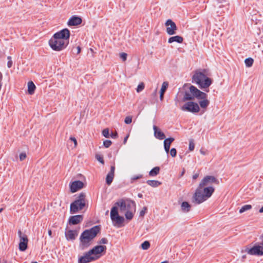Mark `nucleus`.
<instances>
[{"mask_svg": "<svg viewBox=\"0 0 263 263\" xmlns=\"http://www.w3.org/2000/svg\"><path fill=\"white\" fill-rule=\"evenodd\" d=\"M153 129L154 130V136L156 138L160 140H162L165 138L164 134L162 132L157 126L154 125Z\"/></svg>", "mask_w": 263, "mask_h": 263, "instance_id": "nucleus-21", "label": "nucleus"}, {"mask_svg": "<svg viewBox=\"0 0 263 263\" xmlns=\"http://www.w3.org/2000/svg\"><path fill=\"white\" fill-rule=\"evenodd\" d=\"M85 197L84 193H81L78 196L77 199L71 203L70 211L71 213H77L82 210L85 206Z\"/></svg>", "mask_w": 263, "mask_h": 263, "instance_id": "nucleus-5", "label": "nucleus"}, {"mask_svg": "<svg viewBox=\"0 0 263 263\" xmlns=\"http://www.w3.org/2000/svg\"><path fill=\"white\" fill-rule=\"evenodd\" d=\"M124 122L126 124H129L132 122V118L130 116H127L125 118Z\"/></svg>", "mask_w": 263, "mask_h": 263, "instance_id": "nucleus-40", "label": "nucleus"}, {"mask_svg": "<svg viewBox=\"0 0 263 263\" xmlns=\"http://www.w3.org/2000/svg\"><path fill=\"white\" fill-rule=\"evenodd\" d=\"M77 53L78 54L80 53L81 52V47L80 46H78L77 47Z\"/></svg>", "mask_w": 263, "mask_h": 263, "instance_id": "nucleus-53", "label": "nucleus"}, {"mask_svg": "<svg viewBox=\"0 0 263 263\" xmlns=\"http://www.w3.org/2000/svg\"><path fill=\"white\" fill-rule=\"evenodd\" d=\"M7 59L8 61H12V58H11V57H10V56H8L7 57Z\"/></svg>", "mask_w": 263, "mask_h": 263, "instance_id": "nucleus-57", "label": "nucleus"}, {"mask_svg": "<svg viewBox=\"0 0 263 263\" xmlns=\"http://www.w3.org/2000/svg\"><path fill=\"white\" fill-rule=\"evenodd\" d=\"M146 183L152 187H158L161 184V182L157 180H148L146 181Z\"/></svg>", "mask_w": 263, "mask_h": 263, "instance_id": "nucleus-27", "label": "nucleus"}, {"mask_svg": "<svg viewBox=\"0 0 263 263\" xmlns=\"http://www.w3.org/2000/svg\"><path fill=\"white\" fill-rule=\"evenodd\" d=\"M84 183L80 180L74 181L72 182L70 185V191L72 193H75L79 190H80L83 187Z\"/></svg>", "mask_w": 263, "mask_h": 263, "instance_id": "nucleus-17", "label": "nucleus"}, {"mask_svg": "<svg viewBox=\"0 0 263 263\" xmlns=\"http://www.w3.org/2000/svg\"><path fill=\"white\" fill-rule=\"evenodd\" d=\"M218 180L213 176H206L203 178L198 186H212L213 184H218Z\"/></svg>", "mask_w": 263, "mask_h": 263, "instance_id": "nucleus-10", "label": "nucleus"}, {"mask_svg": "<svg viewBox=\"0 0 263 263\" xmlns=\"http://www.w3.org/2000/svg\"><path fill=\"white\" fill-rule=\"evenodd\" d=\"M82 18L79 16H73L68 22V25L70 26H77L81 24Z\"/></svg>", "mask_w": 263, "mask_h": 263, "instance_id": "nucleus-19", "label": "nucleus"}, {"mask_svg": "<svg viewBox=\"0 0 263 263\" xmlns=\"http://www.w3.org/2000/svg\"><path fill=\"white\" fill-rule=\"evenodd\" d=\"M48 234L50 237H52V231L51 230H48Z\"/></svg>", "mask_w": 263, "mask_h": 263, "instance_id": "nucleus-55", "label": "nucleus"}, {"mask_svg": "<svg viewBox=\"0 0 263 263\" xmlns=\"http://www.w3.org/2000/svg\"><path fill=\"white\" fill-rule=\"evenodd\" d=\"M165 25L167 26L166 32L168 35H173L176 34L177 27L176 24L171 19L167 20Z\"/></svg>", "mask_w": 263, "mask_h": 263, "instance_id": "nucleus-12", "label": "nucleus"}, {"mask_svg": "<svg viewBox=\"0 0 263 263\" xmlns=\"http://www.w3.org/2000/svg\"><path fill=\"white\" fill-rule=\"evenodd\" d=\"M111 143L112 142L110 140H106L103 142V145L106 148H108L111 145Z\"/></svg>", "mask_w": 263, "mask_h": 263, "instance_id": "nucleus-38", "label": "nucleus"}, {"mask_svg": "<svg viewBox=\"0 0 263 263\" xmlns=\"http://www.w3.org/2000/svg\"><path fill=\"white\" fill-rule=\"evenodd\" d=\"M83 217L81 215H77L70 216L69 218V223L70 224L76 225L82 221Z\"/></svg>", "mask_w": 263, "mask_h": 263, "instance_id": "nucleus-18", "label": "nucleus"}, {"mask_svg": "<svg viewBox=\"0 0 263 263\" xmlns=\"http://www.w3.org/2000/svg\"><path fill=\"white\" fill-rule=\"evenodd\" d=\"M142 177V175H135L132 177V180H136L139 179L140 178H141Z\"/></svg>", "mask_w": 263, "mask_h": 263, "instance_id": "nucleus-48", "label": "nucleus"}, {"mask_svg": "<svg viewBox=\"0 0 263 263\" xmlns=\"http://www.w3.org/2000/svg\"><path fill=\"white\" fill-rule=\"evenodd\" d=\"M183 39L182 36L177 35L170 37L168 40L169 43H172L174 42H176L178 43H182L183 42Z\"/></svg>", "mask_w": 263, "mask_h": 263, "instance_id": "nucleus-22", "label": "nucleus"}, {"mask_svg": "<svg viewBox=\"0 0 263 263\" xmlns=\"http://www.w3.org/2000/svg\"><path fill=\"white\" fill-rule=\"evenodd\" d=\"M183 111H187L192 113H197L200 110V107L198 103L189 101L185 103L181 108Z\"/></svg>", "mask_w": 263, "mask_h": 263, "instance_id": "nucleus-9", "label": "nucleus"}, {"mask_svg": "<svg viewBox=\"0 0 263 263\" xmlns=\"http://www.w3.org/2000/svg\"><path fill=\"white\" fill-rule=\"evenodd\" d=\"M138 196L139 198H142V195L141 194L139 193V194H138Z\"/></svg>", "mask_w": 263, "mask_h": 263, "instance_id": "nucleus-58", "label": "nucleus"}, {"mask_svg": "<svg viewBox=\"0 0 263 263\" xmlns=\"http://www.w3.org/2000/svg\"><path fill=\"white\" fill-rule=\"evenodd\" d=\"M20 237L19 249L21 251H25L27 248L28 238L26 235L23 234L21 230L18 231Z\"/></svg>", "mask_w": 263, "mask_h": 263, "instance_id": "nucleus-11", "label": "nucleus"}, {"mask_svg": "<svg viewBox=\"0 0 263 263\" xmlns=\"http://www.w3.org/2000/svg\"><path fill=\"white\" fill-rule=\"evenodd\" d=\"M49 44L50 47L55 51H61L65 49L68 45V41H64L55 37H53L49 40Z\"/></svg>", "mask_w": 263, "mask_h": 263, "instance_id": "nucleus-6", "label": "nucleus"}, {"mask_svg": "<svg viewBox=\"0 0 263 263\" xmlns=\"http://www.w3.org/2000/svg\"><path fill=\"white\" fill-rule=\"evenodd\" d=\"M252 206L250 204H246L241 207V208L239 210V213H242L245 211H247L248 210H249L251 209Z\"/></svg>", "mask_w": 263, "mask_h": 263, "instance_id": "nucleus-30", "label": "nucleus"}, {"mask_svg": "<svg viewBox=\"0 0 263 263\" xmlns=\"http://www.w3.org/2000/svg\"><path fill=\"white\" fill-rule=\"evenodd\" d=\"M194 147H195V144L193 142V141L192 140H191L190 141V143H189V149L190 151H193L194 149Z\"/></svg>", "mask_w": 263, "mask_h": 263, "instance_id": "nucleus-43", "label": "nucleus"}, {"mask_svg": "<svg viewBox=\"0 0 263 263\" xmlns=\"http://www.w3.org/2000/svg\"><path fill=\"white\" fill-rule=\"evenodd\" d=\"M110 137L112 138H114V139L117 138L118 137V134H117V132L111 133V135H110Z\"/></svg>", "mask_w": 263, "mask_h": 263, "instance_id": "nucleus-49", "label": "nucleus"}, {"mask_svg": "<svg viewBox=\"0 0 263 263\" xmlns=\"http://www.w3.org/2000/svg\"><path fill=\"white\" fill-rule=\"evenodd\" d=\"M127 54L126 53L122 52L120 53V57L123 61H125L127 59Z\"/></svg>", "mask_w": 263, "mask_h": 263, "instance_id": "nucleus-41", "label": "nucleus"}, {"mask_svg": "<svg viewBox=\"0 0 263 263\" xmlns=\"http://www.w3.org/2000/svg\"><path fill=\"white\" fill-rule=\"evenodd\" d=\"M100 231L99 226H96L89 230H86L81 234L80 247L82 250L87 248L91 244L93 238Z\"/></svg>", "mask_w": 263, "mask_h": 263, "instance_id": "nucleus-2", "label": "nucleus"}, {"mask_svg": "<svg viewBox=\"0 0 263 263\" xmlns=\"http://www.w3.org/2000/svg\"><path fill=\"white\" fill-rule=\"evenodd\" d=\"M199 173H196L193 176V179L196 180L199 177Z\"/></svg>", "mask_w": 263, "mask_h": 263, "instance_id": "nucleus-51", "label": "nucleus"}, {"mask_svg": "<svg viewBox=\"0 0 263 263\" xmlns=\"http://www.w3.org/2000/svg\"><path fill=\"white\" fill-rule=\"evenodd\" d=\"M259 212L260 213H263V206L259 209Z\"/></svg>", "mask_w": 263, "mask_h": 263, "instance_id": "nucleus-56", "label": "nucleus"}, {"mask_svg": "<svg viewBox=\"0 0 263 263\" xmlns=\"http://www.w3.org/2000/svg\"><path fill=\"white\" fill-rule=\"evenodd\" d=\"M144 83L143 82L140 83L138 85V87H137V88L136 89L137 92H140L141 91H142L144 89Z\"/></svg>", "mask_w": 263, "mask_h": 263, "instance_id": "nucleus-34", "label": "nucleus"}, {"mask_svg": "<svg viewBox=\"0 0 263 263\" xmlns=\"http://www.w3.org/2000/svg\"><path fill=\"white\" fill-rule=\"evenodd\" d=\"M168 83L167 82H164L162 83V87L160 90V99L161 100L163 99L164 93L166 91L167 87H168Z\"/></svg>", "mask_w": 263, "mask_h": 263, "instance_id": "nucleus-24", "label": "nucleus"}, {"mask_svg": "<svg viewBox=\"0 0 263 263\" xmlns=\"http://www.w3.org/2000/svg\"><path fill=\"white\" fill-rule=\"evenodd\" d=\"M114 178V177H113L112 176L107 175L106 178V182L107 184L110 185L111 183V182H112Z\"/></svg>", "mask_w": 263, "mask_h": 263, "instance_id": "nucleus-35", "label": "nucleus"}, {"mask_svg": "<svg viewBox=\"0 0 263 263\" xmlns=\"http://www.w3.org/2000/svg\"><path fill=\"white\" fill-rule=\"evenodd\" d=\"M208 95L205 93V97L203 98H197V99L199 100V104L202 108H206L210 104V101L207 99Z\"/></svg>", "mask_w": 263, "mask_h": 263, "instance_id": "nucleus-20", "label": "nucleus"}, {"mask_svg": "<svg viewBox=\"0 0 263 263\" xmlns=\"http://www.w3.org/2000/svg\"><path fill=\"white\" fill-rule=\"evenodd\" d=\"M106 250L105 246L99 245L95 246L93 248L89 251V254L92 256H98L97 255L101 253Z\"/></svg>", "mask_w": 263, "mask_h": 263, "instance_id": "nucleus-16", "label": "nucleus"}, {"mask_svg": "<svg viewBox=\"0 0 263 263\" xmlns=\"http://www.w3.org/2000/svg\"><path fill=\"white\" fill-rule=\"evenodd\" d=\"M26 158V154L25 153H22L20 155V159L21 161L24 160Z\"/></svg>", "mask_w": 263, "mask_h": 263, "instance_id": "nucleus-46", "label": "nucleus"}, {"mask_svg": "<svg viewBox=\"0 0 263 263\" xmlns=\"http://www.w3.org/2000/svg\"><path fill=\"white\" fill-rule=\"evenodd\" d=\"M134 211H128L126 212L125 214V217L128 220H131L134 216Z\"/></svg>", "mask_w": 263, "mask_h": 263, "instance_id": "nucleus-31", "label": "nucleus"}, {"mask_svg": "<svg viewBox=\"0 0 263 263\" xmlns=\"http://www.w3.org/2000/svg\"><path fill=\"white\" fill-rule=\"evenodd\" d=\"M13 62L12 61H8L7 62V66L8 68H11L12 66Z\"/></svg>", "mask_w": 263, "mask_h": 263, "instance_id": "nucleus-50", "label": "nucleus"}, {"mask_svg": "<svg viewBox=\"0 0 263 263\" xmlns=\"http://www.w3.org/2000/svg\"><path fill=\"white\" fill-rule=\"evenodd\" d=\"M159 172L160 167L156 166L149 171V175L152 177L156 176L159 173Z\"/></svg>", "mask_w": 263, "mask_h": 263, "instance_id": "nucleus-28", "label": "nucleus"}, {"mask_svg": "<svg viewBox=\"0 0 263 263\" xmlns=\"http://www.w3.org/2000/svg\"><path fill=\"white\" fill-rule=\"evenodd\" d=\"M254 62V60L252 58H248L245 61V64L247 67H250L252 66Z\"/></svg>", "mask_w": 263, "mask_h": 263, "instance_id": "nucleus-32", "label": "nucleus"}, {"mask_svg": "<svg viewBox=\"0 0 263 263\" xmlns=\"http://www.w3.org/2000/svg\"><path fill=\"white\" fill-rule=\"evenodd\" d=\"M54 35H55V37L58 38V39L62 40L64 42L66 41H68L69 42L70 31L67 28L63 29L60 31L55 33Z\"/></svg>", "mask_w": 263, "mask_h": 263, "instance_id": "nucleus-14", "label": "nucleus"}, {"mask_svg": "<svg viewBox=\"0 0 263 263\" xmlns=\"http://www.w3.org/2000/svg\"><path fill=\"white\" fill-rule=\"evenodd\" d=\"M108 242V240L105 238H102L99 242L100 244H106Z\"/></svg>", "mask_w": 263, "mask_h": 263, "instance_id": "nucleus-47", "label": "nucleus"}, {"mask_svg": "<svg viewBox=\"0 0 263 263\" xmlns=\"http://www.w3.org/2000/svg\"><path fill=\"white\" fill-rule=\"evenodd\" d=\"M181 210L184 212H188L190 211L191 205L186 201H183L181 205Z\"/></svg>", "mask_w": 263, "mask_h": 263, "instance_id": "nucleus-26", "label": "nucleus"}, {"mask_svg": "<svg viewBox=\"0 0 263 263\" xmlns=\"http://www.w3.org/2000/svg\"><path fill=\"white\" fill-rule=\"evenodd\" d=\"M77 235L76 232L72 230H68L65 234L66 237L68 240H74Z\"/></svg>", "mask_w": 263, "mask_h": 263, "instance_id": "nucleus-23", "label": "nucleus"}, {"mask_svg": "<svg viewBox=\"0 0 263 263\" xmlns=\"http://www.w3.org/2000/svg\"><path fill=\"white\" fill-rule=\"evenodd\" d=\"M147 211V208L146 206L143 207V209L140 212V216L143 217L145 215Z\"/></svg>", "mask_w": 263, "mask_h": 263, "instance_id": "nucleus-44", "label": "nucleus"}, {"mask_svg": "<svg viewBox=\"0 0 263 263\" xmlns=\"http://www.w3.org/2000/svg\"><path fill=\"white\" fill-rule=\"evenodd\" d=\"M36 88L35 85L32 81L28 83V92L29 95H33Z\"/></svg>", "mask_w": 263, "mask_h": 263, "instance_id": "nucleus-25", "label": "nucleus"}, {"mask_svg": "<svg viewBox=\"0 0 263 263\" xmlns=\"http://www.w3.org/2000/svg\"><path fill=\"white\" fill-rule=\"evenodd\" d=\"M69 139L74 143V147H76L78 145L77 139L73 137H70Z\"/></svg>", "mask_w": 263, "mask_h": 263, "instance_id": "nucleus-45", "label": "nucleus"}, {"mask_svg": "<svg viewBox=\"0 0 263 263\" xmlns=\"http://www.w3.org/2000/svg\"><path fill=\"white\" fill-rule=\"evenodd\" d=\"M161 263H168L167 261H163V262H162Z\"/></svg>", "mask_w": 263, "mask_h": 263, "instance_id": "nucleus-62", "label": "nucleus"}, {"mask_svg": "<svg viewBox=\"0 0 263 263\" xmlns=\"http://www.w3.org/2000/svg\"><path fill=\"white\" fill-rule=\"evenodd\" d=\"M247 253L252 255L261 256L263 255V245H257L248 249Z\"/></svg>", "mask_w": 263, "mask_h": 263, "instance_id": "nucleus-13", "label": "nucleus"}, {"mask_svg": "<svg viewBox=\"0 0 263 263\" xmlns=\"http://www.w3.org/2000/svg\"><path fill=\"white\" fill-rule=\"evenodd\" d=\"M116 205L120 207L121 212L134 211H136V203L135 201L131 200L121 199L115 203Z\"/></svg>", "mask_w": 263, "mask_h": 263, "instance_id": "nucleus-7", "label": "nucleus"}, {"mask_svg": "<svg viewBox=\"0 0 263 263\" xmlns=\"http://www.w3.org/2000/svg\"><path fill=\"white\" fill-rule=\"evenodd\" d=\"M32 263H38V262L36 261H33V262H32Z\"/></svg>", "mask_w": 263, "mask_h": 263, "instance_id": "nucleus-63", "label": "nucleus"}, {"mask_svg": "<svg viewBox=\"0 0 263 263\" xmlns=\"http://www.w3.org/2000/svg\"><path fill=\"white\" fill-rule=\"evenodd\" d=\"M115 171V166L114 165L111 166L110 170L107 175L114 177Z\"/></svg>", "mask_w": 263, "mask_h": 263, "instance_id": "nucleus-36", "label": "nucleus"}, {"mask_svg": "<svg viewBox=\"0 0 263 263\" xmlns=\"http://www.w3.org/2000/svg\"><path fill=\"white\" fill-rule=\"evenodd\" d=\"M110 218L113 222H115L114 226L118 227H121L124 221V217L119 215L118 208L116 206H113L111 209Z\"/></svg>", "mask_w": 263, "mask_h": 263, "instance_id": "nucleus-8", "label": "nucleus"}, {"mask_svg": "<svg viewBox=\"0 0 263 263\" xmlns=\"http://www.w3.org/2000/svg\"><path fill=\"white\" fill-rule=\"evenodd\" d=\"M189 92L185 91L182 99V101L185 102L186 101L193 100L195 98H203L205 97V93L203 92L193 85H191L189 87Z\"/></svg>", "mask_w": 263, "mask_h": 263, "instance_id": "nucleus-4", "label": "nucleus"}, {"mask_svg": "<svg viewBox=\"0 0 263 263\" xmlns=\"http://www.w3.org/2000/svg\"><path fill=\"white\" fill-rule=\"evenodd\" d=\"M96 158L97 159V160L99 161L100 163H101L103 164H104V161L103 158L102 156H101L100 155L97 154L96 155Z\"/></svg>", "mask_w": 263, "mask_h": 263, "instance_id": "nucleus-39", "label": "nucleus"}, {"mask_svg": "<svg viewBox=\"0 0 263 263\" xmlns=\"http://www.w3.org/2000/svg\"><path fill=\"white\" fill-rule=\"evenodd\" d=\"M174 141V138H168L165 139L164 141V147H170V145Z\"/></svg>", "mask_w": 263, "mask_h": 263, "instance_id": "nucleus-29", "label": "nucleus"}, {"mask_svg": "<svg viewBox=\"0 0 263 263\" xmlns=\"http://www.w3.org/2000/svg\"><path fill=\"white\" fill-rule=\"evenodd\" d=\"M99 256H92L89 254V251L86 252L84 256L80 257L78 259V263H88L98 259Z\"/></svg>", "mask_w": 263, "mask_h": 263, "instance_id": "nucleus-15", "label": "nucleus"}, {"mask_svg": "<svg viewBox=\"0 0 263 263\" xmlns=\"http://www.w3.org/2000/svg\"><path fill=\"white\" fill-rule=\"evenodd\" d=\"M164 147V149H165V152H166V153H168L169 152L170 147Z\"/></svg>", "mask_w": 263, "mask_h": 263, "instance_id": "nucleus-54", "label": "nucleus"}, {"mask_svg": "<svg viewBox=\"0 0 263 263\" xmlns=\"http://www.w3.org/2000/svg\"><path fill=\"white\" fill-rule=\"evenodd\" d=\"M209 70L200 69L195 70L192 77V82L197 84L201 89L208 88L212 83V80L209 78Z\"/></svg>", "mask_w": 263, "mask_h": 263, "instance_id": "nucleus-1", "label": "nucleus"}, {"mask_svg": "<svg viewBox=\"0 0 263 263\" xmlns=\"http://www.w3.org/2000/svg\"><path fill=\"white\" fill-rule=\"evenodd\" d=\"M184 171H183L182 172V173H181V176H182V175H183V174H184Z\"/></svg>", "mask_w": 263, "mask_h": 263, "instance_id": "nucleus-61", "label": "nucleus"}, {"mask_svg": "<svg viewBox=\"0 0 263 263\" xmlns=\"http://www.w3.org/2000/svg\"><path fill=\"white\" fill-rule=\"evenodd\" d=\"M150 247V243L148 241H145L141 244V248L143 250H147Z\"/></svg>", "mask_w": 263, "mask_h": 263, "instance_id": "nucleus-33", "label": "nucleus"}, {"mask_svg": "<svg viewBox=\"0 0 263 263\" xmlns=\"http://www.w3.org/2000/svg\"><path fill=\"white\" fill-rule=\"evenodd\" d=\"M3 210V208H1L0 209V213H1Z\"/></svg>", "mask_w": 263, "mask_h": 263, "instance_id": "nucleus-60", "label": "nucleus"}, {"mask_svg": "<svg viewBox=\"0 0 263 263\" xmlns=\"http://www.w3.org/2000/svg\"><path fill=\"white\" fill-rule=\"evenodd\" d=\"M177 151L175 148H172L170 151V154L173 157H175L176 156Z\"/></svg>", "mask_w": 263, "mask_h": 263, "instance_id": "nucleus-42", "label": "nucleus"}, {"mask_svg": "<svg viewBox=\"0 0 263 263\" xmlns=\"http://www.w3.org/2000/svg\"><path fill=\"white\" fill-rule=\"evenodd\" d=\"M128 137H129V135H127L124 139V141H123V143L124 144H125L127 140V139L128 138Z\"/></svg>", "mask_w": 263, "mask_h": 263, "instance_id": "nucleus-52", "label": "nucleus"}, {"mask_svg": "<svg viewBox=\"0 0 263 263\" xmlns=\"http://www.w3.org/2000/svg\"><path fill=\"white\" fill-rule=\"evenodd\" d=\"M200 153L202 154V155H205V153L204 152L202 151V150H200Z\"/></svg>", "mask_w": 263, "mask_h": 263, "instance_id": "nucleus-59", "label": "nucleus"}, {"mask_svg": "<svg viewBox=\"0 0 263 263\" xmlns=\"http://www.w3.org/2000/svg\"><path fill=\"white\" fill-rule=\"evenodd\" d=\"M213 186H198L192 197V202L195 204H200L210 198L214 192Z\"/></svg>", "mask_w": 263, "mask_h": 263, "instance_id": "nucleus-3", "label": "nucleus"}, {"mask_svg": "<svg viewBox=\"0 0 263 263\" xmlns=\"http://www.w3.org/2000/svg\"><path fill=\"white\" fill-rule=\"evenodd\" d=\"M102 135L106 138H109V130L108 128H105L102 131Z\"/></svg>", "mask_w": 263, "mask_h": 263, "instance_id": "nucleus-37", "label": "nucleus"}, {"mask_svg": "<svg viewBox=\"0 0 263 263\" xmlns=\"http://www.w3.org/2000/svg\"><path fill=\"white\" fill-rule=\"evenodd\" d=\"M108 212V211H107L106 212V214H107Z\"/></svg>", "mask_w": 263, "mask_h": 263, "instance_id": "nucleus-64", "label": "nucleus"}]
</instances>
